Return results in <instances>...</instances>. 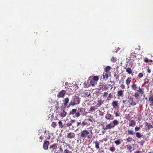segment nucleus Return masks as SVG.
Wrapping results in <instances>:
<instances>
[{
	"label": "nucleus",
	"instance_id": "de8ad7c7",
	"mask_svg": "<svg viewBox=\"0 0 153 153\" xmlns=\"http://www.w3.org/2000/svg\"><path fill=\"white\" fill-rule=\"evenodd\" d=\"M149 80L148 79H146L144 82V84H148L149 83Z\"/></svg>",
	"mask_w": 153,
	"mask_h": 153
},
{
	"label": "nucleus",
	"instance_id": "412c9836",
	"mask_svg": "<svg viewBox=\"0 0 153 153\" xmlns=\"http://www.w3.org/2000/svg\"><path fill=\"white\" fill-rule=\"evenodd\" d=\"M114 127L113 124H111V123H109L108 125H106L105 126V129H110Z\"/></svg>",
	"mask_w": 153,
	"mask_h": 153
},
{
	"label": "nucleus",
	"instance_id": "dca6fc26",
	"mask_svg": "<svg viewBox=\"0 0 153 153\" xmlns=\"http://www.w3.org/2000/svg\"><path fill=\"white\" fill-rule=\"evenodd\" d=\"M124 92V91L123 90H120L118 91H117V95L118 97H120L121 96H123V93Z\"/></svg>",
	"mask_w": 153,
	"mask_h": 153
},
{
	"label": "nucleus",
	"instance_id": "b1692460",
	"mask_svg": "<svg viewBox=\"0 0 153 153\" xmlns=\"http://www.w3.org/2000/svg\"><path fill=\"white\" fill-rule=\"evenodd\" d=\"M111 68L110 66H108L106 67L104 69V72H106L110 73L109 71L111 69Z\"/></svg>",
	"mask_w": 153,
	"mask_h": 153
},
{
	"label": "nucleus",
	"instance_id": "c85d7f7f",
	"mask_svg": "<svg viewBox=\"0 0 153 153\" xmlns=\"http://www.w3.org/2000/svg\"><path fill=\"white\" fill-rule=\"evenodd\" d=\"M128 135H133L135 133V132L133 130H128Z\"/></svg>",
	"mask_w": 153,
	"mask_h": 153
},
{
	"label": "nucleus",
	"instance_id": "680f3d73",
	"mask_svg": "<svg viewBox=\"0 0 153 153\" xmlns=\"http://www.w3.org/2000/svg\"><path fill=\"white\" fill-rule=\"evenodd\" d=\"M88 120H89V121H91H91H92V120H91V119H88Z\"/></svg>",
	"mask_w": 153,
	"mask_h": 153
},
{
	"label": "nucleus",
	"instance_id": "c9c22d12",
	"mask_svg": "<svg viewBox=\"0 0 153 153\" xmlns=\"http://www.w3.org/2000/svg\"><path fill=\"white\" fill-rule=\"evenodd\" d=\"M136 136L138 138H140L141 137V135L140 133L139 132H137L136 133Z\"/></svg>",
	"mask_w": 153,
	"mask_h": 153
},
{
	"label": "nucleus",
	"instance_id": "4c0bfd02",
	"mask_svg": "<svg viewBox=\"0 0 153 153\" xmlns=\"http://www.w3.org/2000/svg\"><path fill=\"white\" fill-rule=\"evenodd\" d=\"M90 111L92 112L95 111V107L93 106L90 107Z\"/></svg>",
	"mask_w": 153,
	"mask_h": 153
},
{
	"label": "nucleus",
	"instance_id": "864d4df0",
	"mask_svg": "<svg viewBox=\"0 0 153 153\" xmlns=\"http://www.w3.org/2000/svg\"><path fill=\"white\" fill-rule=\"evenodd\" d=\"M120 87H121V88L123 89H124L125 88V85H124L123 84H122L121 86H120Z\"/></svg>",
	"mask_w": 153,
	"mask_h": 153
},
{
	"label": "nucleus",
	"instance_id": "f8f14e48",
	"mask_svg": "<svg viewBox=\"0 0 153 153\" xmlns=\"http://www.w3.org/2000/svg\"><path fill=\"white\" fill-rule=\"evenodd\" d=\"M131 81V77H128L126 80V84L127 86V88H129V85Z\"/></svg>",
	"mask_w": 153,
	"mask_h": 153
},
{
	"label": "nucleus",
	"instance_id": "c03bdc74",
	"mask_svg": "<svg viewBox=\"0 0 153 153\" xmlns=\"http://www.w3.org/2000/svg\"><path fill=\"white\" fill-rule=\"evenodd\" d=\"M115 150V149L114 147H112L110 148V150L112 152H114Z\"/></svg>",
	"mask_w": 153,
	"mask_h": 153
},
{
	"label": "nucleus",
	"instance_id": "bf43d9fd",
	"mask_svg": "<svg viewBox=\"0 0 153 153\" xmlns=\"http://www.w3.org/2000/svg\"><path fill=\"white\" fill-rule=\"evenodd\" d=\"M126 101V100H123V103H125Z\"/></svg>",
	"mask_w": 153,
	"mask_h": 153
},
{
	"label": "nucleus",
	"instance_id": "4d7b16f0",
	"mask_svg": "<svg viewBox=\"0 0 153 153\" xmlns=\"http://www.w3.org/2000/svg\"><path fill=\"white\" fill-rule=\"evenodd\" d=\"M147 72L149 73H150L151 72V70L149 68L147 69Z\"/></svg>",
	"mask_w": 153,
	"mask_h": 153
},
{
	"label": "nucleus",
	"instance_id": "39448f33",
	"mask_svg": "<svg viewBox=\"0 0 153 153\" xmlns=\"http://www.w3.org/2000/svg\"><path fill=\"white\" fill-rule=\"evenodd\" d=\"M46 133V131H40L39 134V135L40 136L39 139L40 140L39 141V142L42 141L43 139L45 137Z\"/></svg>",
	"mask_w": 153,
	"mask_h": 153
},
{
	"label": "nucleus",
	"instance_id": "6ab92c4d",
	"mask_svg": "<svg viewBox=\"0 0 153 153\" xmlns=\"http://www.w3.org/2000/svg\"><path fill=\"white\" fill-rule=\"evenodd\" d=\"M145 125L147 126L146 128L148 130H149L151 128H153V125H151L148 123L146 122Z\"/></svg>",
	"mask_w": 153,
	"mask_h": 153
},
{
	"label": "nucleus",
	"instance_id": "7c9ffc66",
	"mask_svg": "<svg viewBox=\"0 0 153 153\" xmlns=\"http://www.w3.org/2000/svg\"><path fill=\"white\" fill-rule=\"evenodd\" d=\"M113 126H114V127L115 126L118 125L119 124L118 121L116 120H114L113 121Z\"/></svg>",
	"mask_w": 153,
	"mask_h": 153
},
{
	"label": "nucleus",
	"instance_id": "f3484780",
	"mask_svg": "<svg viewBox=\"0 0 153 153\" xmlns=\"http://www.w3.org/2000/svg\"><path fill=\"white\" fill-rule=\"evenodd\" d=\"M149 100L150 103V106H153V96H150L149 97Z\"/></svg>",
	"mask_w": 153,
	"mask_h": 153
},
{
	"label": "nucleus",
	"instance_id": "49530a36",
	"mask_svg": "<svg viewBox=\"0 0 153 153\" xmlns=\"http://www.w3.org/2000/svg\"><path fill=\"white\" fill-rule=\"evenodd\" d=\"M140 127H138L137 126H136L135 127L134 129L136 131H137L140 129Z\"/></svg>",
	"mask_w": 153,
	"mask_h": 153
},
{
	"label": "nucleus",
	"instance_id": "79ce46f5",
	"mask_svg": "<svg viewBox=\"0 0 153 153\" xmlns=\"http://www.w3.org/2000/svg\"><path fill=\"white\" fill-rule=\"evenodd\" d=\"M143 74L141 73H139L138 75V77L140 78H142L143 76Z\"/></svg>",
	"mask_w": 153,
	"mask_h": 153
},
{
	"label": "nucleus",
	"instance_id": "9b49d317",
	"mask_svg": "<svg viewBox=\"0 0 153 153\" xmlns=\"http://www.w3.org/2000/svg\"><path fill=\"white\" fill-rule=\"evenodd\" d=\"M114 116L111 114L108 113H107L105 116L106 119L108 120H112L114 119Z\"/></svg>",
	"mask_w": 153,
	"mask_h": 153
},
{
	"label": "nucleus",
	"instance_id": "774afa93",
	"mask_svg": "<svg viewBox=\"0 0 153 153\" xmlns=\"http://www.w3.org/2000/svg\"><path fill=\"white\" fill-rule=\"evenodd\" d=\"M89 153H91V152H89Z\"/></svg>",
	"mask_w": 153,
	"mask_h": 153
},
{
	"label": "nucleus",
	"instance_id": "9d476101",
	"mask_svg": "<svg viewBox=\"0 0 153 153\" xmlns=\"http://www.w3.org/2000/svg\"><path fill=\"white\" fill-rule=\"evenodd\" d=\"M67 114V112L64 110H63L62 109H61L60 111L59 114V115L60 116V117L63 118L65 117Z\"/></svg>",
	"mask_w": 153,
	"mask_h": 153
},
{
	"label": "nucleus",
	"instance_id": "4468645a",
	"mask_svg": "<svg viewBox=\"0 0 153 153\" xmlns=\"http://www.w3.org/2000/svg\"><path fill=\"white\" fill-rule=\"evenodd\" d=\"M118 101H113L112 103V105L114 108H116L118 106Z\"/></svg>",
	"mask_w": 153,
	"mask_h": 153
},
{
	"label": "nucleus",
	"instance_id": "ddd939ff",
	"mask_svg": "<svg viewBox=\"0 0 153 153\" xmlns=\"http://www.w3.org/2000/svg\"><path fill=\"white\" fill-rule=\"evenodd\" d=\"M75 136V134L73 132H70L67 135V137L70 139L74 138Z\"/></svg>",
	"mask_w": 153,
	"mask_h": 153
},
{
	"label": "nucleus",
	"instance_id": "4be33fe9",
	"mask_svg": "<svg viewBox=\"0 0 153 153\" xmlns=\"http://www.w3.org/2000/svg\"><path fill=\"white\" fill-rule=\"evenodd\" d=\"M64 100L63 104L65 106H66L69 102V99L68 97L64 99Z\"/></svg>",
	"mask_w": 153,
	"mask_h": 153
},
{
	"label": "nucleus",
	"instance_id": "f03ea898",
	"mask_svg": "<svg viewBox=\"0 0 153 153\" xmlns=\"http://www.w3.org/2000/svg\"><path fill=\"white\" fill-rule=\"evenodd\" d=\"M89 134L90 132L88 131L84 130L81 131L80 136L82 138H85L87 137L88 138L91 139L92 137L90 135H88Z\"/></svg>",
	"mask_w": 153,
	"mask_h": 153
},
{
	"label": "nucleus",
	"instance_id": "e2e57ef3",
	"mask_svg": "<svg viewBox=\"0 0 153 153\" xmlns=\"http://www.w3.org/2000/svg\"><path fill=\"white\" fill-rule=\"evenodd\" d=\"M146 86H147L146 88H147V87H149V84H148V85H147Z\"/></svg>",
	"mask_w": 153,
	"mask_h": 153
},
{
	"label": "nucleus",
	"instance_id": "ea45409f",
	"mask_svg": "<svg viewBox=\"0 0 153 153\" xmlns=\"http://www.w3.org/2000/svg\"><path fill=\"white\" fill-rule=\"evenodd\" d=\"M57 126V125L56 123L53 122L51 124V126L55 128L56 126Z\"/></svg>",
	"mask_w": 153,
	"mask_h": 153
},
{
	"label": "nucleus",
	"instance_id": "052dcab7",
	"mask_svg": "<svg viewBox=\"0 0 153 153\" xmlns=\"http://www.w3.org/2000/svg\"><path fill=\"white\" fill-rule=\"evenodd\" d=\"M149 61L150 62H153V60L152 59H151L150 60H149Z\"/></svg>",
	"mask_w": 153,
	"mask_h": 153
},
{
	"label": "nucleus",
	"instance_id": "e433bc0d",
	"mask_svg": "<svg viewBox=\"0 0 153 153\" xmlns=\"http://www.w3.org/2000/svg\"><path fill=\"white\" fill-rule=\"evenodd\" d=\"M119 111H118L117 112H115V111H114V114H115V116L116 117L120 116V114L119 112Z\"/></svg>",
	"mask_w": 153,
	"mask_h": 153
},
{
	"label": "nucleus",
	"instance_id": "20e7f679",
	"mask_svg": "<svg viewBox=\"0 0 153 153\" xmlns=\"http://www.w3.org/2000/svg\"><path fill=\"white\" fill-rule=\"evenodd\" d=\"M58 144L56 143H54L51 145L49 147V153H57L58 152H56V149Z\"/></svg>",
	"mask_w": 153,
	"mask_h": 153
},
{
	"label": "nucleus",
	"instance_id": "6e6552de",
	"mask_svg": "<svg viewBox=\"0 0 153 153\" xmlns=\"http://www.w3.org/2000/svg\"><path fill=\"white\" fill-rule=\"evenodd\" d=\"M49 143V142L48 141H45L43 145V148L44 150H47L48 149Z\"/></svg>",
	"mask_w": 153,
	"mask_h": 153
},
{
	"label": "nucleus",
	"instance_id": "13d9d810",
	"mask_svg": "<svg viewBox=\"0 0 153 153\" xmlns=\"http://www.w3.org/2000/svg\"><path fill=\"white\" fill-rule=\"evenodd\" d=\"M141 151H137L136 152L134 153H141Z\"/></svg>",
	"mask_w": 153,
	"mask_h": 153
},
{
	"label": "nucleus",
	"instance_id": "a878e982",
	"mask_svg": "<svg viewBox=\"0 0 153 153\" xmlns=\"http://www.w3.org/2000/svg\"><path fill=\"white\" fill-rule=\"evenodd\" d=\"M65 88L66 89V91L68 92L69 94H72V93L73 92V90L72 89L70 88V87H69L68 88L65 87Z\"/></svg>",
	"mask_w": 153,
	"mask_h": 153
},
{
	"label": "nucleus",
	"instance_id": "cd10ccee",
	"mask_svg": "<svg viewBox=\"0 0 153 153\" xmlns=\"http://www.w3.org/2000/svg\"><path fill=\"white\" fill-rule=\"evenodd\" d=\"M95 143V148L98 149L100 148V143L98 141H95L94 142Z\"/></svg>",
	"mask_w": 153,
	"mask_h": 153
},
{
	"label": "nucleus",
	"instance_id": "69168bd1",
	"mask_svg": "<svg viewBox=\"0 0 153 153\" xmlns=\"http://www.w3.org/2000/svg\"><path fill=\"white\" fill-rule=\"evenodd\" d=\"M133 55L132 54V53L131 54V56H132Z\"/></svg>",
	"mask_w": 153,
	"mask_h": 153
},
{
	"label": "nucleus",
	"instance_id": "1a4fd4ad",
	"mask_svg": "<svg viewBox=\"0 0 153 153\" xmlns=\"http://www.w3.org/2000/svg\"><path fill=\"white\" fill-rule=\"evenodd\" d=\"M108 88V87L105 83H102L99 86V89L101 90L103 89L104 90H106Z\"/></svg>",
	"mask_w": 153,
	"mask_h": 153
},
{
	"label": "nucleus",
	"instance_id": "a19ab883",
	"mask_svg": "<svg viewBox=\"0 0 153 153\" xmlns=\"http://www.w3.org/2000/svg\"><path fill=\"white\" fill-rule=\"evenodd\" d=\"M115 143L117 145H119L121 143L120 140H118L114 141Z\"/></svg>",
	"mask_w": 153,
	"mask_h": 153
},
{
	"label": "nucleus",
	"instance_id": "37998d69",
	"mask_svg": "<svg viewBox=\"0 0 153 153\" xmlns=\"http://www.w3.org/2000/svg\"><path fill=\"white\" fill-rule=\"evenodd\" d=\"M113 96L111 94H109V95L108 97V99H107L106 100H110L112 98Z\"/></svg>",
	"mask_w": 153,
	"mask_h": 153
},
{
	"label": "nucleus",
	"instance_id": "a18cd8bd",
	"mask_svg": "<svg viewBox=\"0 0 153 153\" xmlns=\"http://www.w3.org/2000/svg\"><path fill=\"white\" fill-rule=\"evenodd\" d=\"M80 115V112L78 111L77 112H76L75 113V116L76 117H79Z\"/></svg>",
	"mask_w": 153,
	"mask_h": 153
},
{
	"label": "nucleus",
	"instance_id": "5fc2aeb1",
	"mask_svg": "<svg viewBox=\"0 0 153 153\" xmlns=\"http://www.w3.org/2000/svg\"><path fill=\"white\" fill-rule=\"evenodd\" d=\"M64 153H69V151L67 149H65L64 151Z\"/></svg>",
	"mask_w": 153,
	"mask_h": 153
},
{
	"label": "nucleus",
	"instance_id": "72a5a7b5",
	"mask_svg": "<svg viewBox=\"0 0 153 153\" xmlns=\"http://www.w3.org/2000/svg\"><path fill=\"white\" fill-rule=\"evenodd\" d=\"M77 111V110L76 109H72L71 111H70V114H75Z\"/></svg>",
	"mask_w": 153,
	"mask_h": 153
},
{
	"label": "nucleus",
	"instance_id": "2eb2a0df",
	"mask_svg": "<svg viewBox=\"0 0 153 153\" xmlns=\"http://www.w3.org/2000/svg\"><path fill=\"white\" fill-rule=\"evenodd\" d=\"M128 102L132 106H134L136 105V102L134 101L133 98H131L128 100Z\"/></svg>",
	"mask_w": 153,
	"mask_h": 153
},
{
	"label": "nucleus",
	"instance_id": "473e14b6",
	"mask_svg": "<svg viewBox=\"0 0 153 153\" xmlns=\"http://www.w3.org/2000/svg\"><path fill=\"white\" fill-rule=\"evenodd\" d=\"M126 141L128 142L131 143L132 141L134 140L131 137H128L127 138Z\"/></svg>",
	"mask_w": 153,
	"mask_h": 153
},
{
	"label": "nucleus",
	"instance_id": "bb28decb",
	"mask_svg": "<svg viewBox=\"0 0 153 153\" xmlns=\"http://www.w3.org/2000/svg\"><path fill=\"white\" fill-rule=\"evenodd\" d=\"M85 109L82 108H78V111L80 112L81 114H84V112H85Z\"/></svg>",
	"mask_w": 153,
	"mask_h": 153
},
{
	"label": "nucleus",
	"instance_id": "c756f323",
	"mask_svg": "<svg viewBox=\"0 0 153 153\" xmlns=\"http://www.w3.org/2000/svg\"><path fill=\"white\" fill-rule=\"evenodd\" d=\"M136 124L134 120H131V123L129 124V126H134Z\"/></svg>",
	"mask_w": 153,
	"mask_h": 153
},
{
	"label": "nucleus",
	"instance_id": "6e6d98bb",
	"mask_svg": "<svg viewBox=\"0 0 153 153\" xmlns=\"http://www.w3.org/2000/svg\"><path fill=\"white\" fill-rule=\"evenodd\" d=\"M81 123L80 122H77V127H78L81 124Z\"/></svg>",
	"mask_w": 153,
	"mask_h": 153
},
{
	"label": "nucleus",
	"instance_id": "aec40b11",
	"mask_svg": "<svg viewBox=\"0 0 153 153\" xmlns=\"http://www.w3.org/2000/svg\"><path fill=\"white\" fill-rule=\"evenodd\" d=\"M97 105L98 106H100L103 103L104 100H102L101 99H98L97 101Z\"/></svg>",
	"mask_w": 153,
	"mask_h": 153
},
{
	"label": "nucleus",
	"instance_id": "603ef678",
	"mask_svg": "<svg viewBox=\"0 0 153 153\" xmlns=\"http://www.w3.org/2000/svg\"><path fill=\"white\" fill-rule=\"evenodd\" d=\"M67 126H72V124H71V122L69 123H67Z\"/></svg>",
	"mask_w": 153,
	"mask_h": 153
},
{
	"label": "nucleus",
	"instance_id": "f257e3e1",
	"mask_svg": "<svg viewBox=\"0 0 153 153\" xmlns=\"http://www.w3.org/2000/svg\"><path fill=\"white\" fill-rule=\"evenodd\" d=\"M80 102V100L78 97L76 96H73L69 104V106H73L76 105L78 104Z\"/></svg>",
	"mask_w": 153,
	"mask_h": 153
},
{
	"label": "nucleus",
	"instance_id": "0e129e2a",
	"mask_svg": "<svg viewBox=\"0 0 153 153\" xmlns=\"http://www.w3.org/2000/svg\"><path fill=\"white\" fill-rule=\"evenodd\" d=\"M148 153H153V151L152 152H149Z\"/></svg>",
	"mask_w": 153,
	"mask_h": 153
},
{
	"label": "nucleus",
	"instance_id": "338daca9",
	"mask_svg": "<svg viewBox=\"0 0 153 153\" xmlns=\"http://www.w3.org/2000/svg\"><path fill=\"white\" fill-rule=\"evenodd\" d=\"M145 99H146L147 100V98H145Z\"/></svg>",
	"mask_w": 153,
	"mask_h": 153
},
{
	"label": "nucleus",
	"instance_id": "423d86ee",
	"mask_svg": "<svg viewBox=\"0 0 153 153\" xmlns=\"http://www.w3.org/2000/svg\"><path fill=\"white\" fill-rule=\"evenodd\" d=\"M93 80H90V83L91 85L93 86L95 83H97L99 80V78L98 76H94L93 77Z\"/></svg>",
	"mask_w": 153,
	"mask_h": 153
},
{
	"label": "nucleus",
	"instance_id": "7ed1b4c3",
	"mask_svg": "<svg viewBox=\"0 0 153 153\" xmlns=\"http://www.w3.org/2000/svg\"><path fill=\"white\" fill-rule=\"evenodd\" d=\"M131 88L133 90L138 91L141 94H144L143 89L141 88L140 86L138 87L137 85L135 83V82L132 83V85H131Z\"/></svg>",
	"mask_w": 153,
	"mask_h": 153
},
{
	"label": "nucleus",
	"instance_id": "8fccbe9b",
	"mask_svg": "<svg viewBox=\"0 0 153 153\" xmlns=\"http://www.w3.org/2000/svg\"><path fill=\"white\" fill-rule=\"evenodd\" d=\"M76 121L75 120H71L70 122L71 123V124L72 125V124L76 122Z\"/></svg>",
	"mask_w": 153,
	"mask_h": 153
},
{
	"label": "nucleus",
	"instance_id": "0eeeda50",
	"mask_svg": "<svg viewBox=\"0 0 153 153\" xmlns=\"http://www.w3.org/2000/svg\"><path fill=\"white\" fill-rule=\"evenodd\" d=\"M66 93V91L62 90L57 94V96L58 98H63L65 96Z\"/></svg>",
	"mask_w": 153,
	"mask_h": 153
},
{
	"label": "nucleus",
	"instance_id": "5701e85b",
	"mask_svg": "<svg viewBox=\"0 0 153 153\" xmlns=\"http://www.w3.org/2000/svg\"><path fill=\"white\" fill-rule=\"evenodd\" d=\"M118 59H117V57L112 56L111 59V61L112 62L115 63L116 62Z\"/></svg>",
	"mask_w": 153,
	"mask_h": 153
},
{
	"label": "nucleus",
	"instance_id": "393cba45",
	"mask_svg": "<svg viewBox=\"0 0 153 153\" xmlns=\"http://www.w3.org/2000/svg\"><path fill=\"white\" fill-rule=\"evenodd\" d=\"M126 71L128 74H132V71L131 68H126Z\"/></svg>",
	"mask_w": 153,
	"mask_h": 153
},
{
	"label": "nucleus",
	"instance_id": "2f4dec72",
	"mask_svg": "<svg viewBox=\"0 0 153 153\" xmlns=\"http://www.w3.org/2000/svg\"><path fill=\"white\" fill-rule=\"evenodd\" d=\"M140 93L138 92H136L134 95V97L136 98H138L140 96Z\"/></svg>",
	"mask_w": 153,
	"mask_h": 153
},
{
	"label": "nucleus",
	"instance_id": "58836bf2",
	"mask_svg": "<svg viewBox=\"0 0 153 153\" xmlns=\"http://www.w3.org/2000/svg\"><path fill=\"white\" fill-rule=\"evenodd\" d=\"M126 147L127 150L129 151L131 150V149L132 148L131 146L127 145Z\"/></svg>",
	"mask_w": 153,
	"mask_h": 153
},
{
	"label": "nucleus",
	"instance_id": "3c124183",
	"mask_svg": "<svg viewBox=\"0 0 153 153\" xmlns=\"http://www.w3.org/2000/svg\"><path fill=\"white\" fill-rule=\"evenodd\" d=\"M108 94V93L107 92H104L103 93V97H105Z\"/></svg>",
	"mask_w": 153,
	"mask_h": 153
},
{
	"label": "nucleus",
	"instance_id": "a211bd4d",
	"mask_svg": "<svg viewBox=\"0 0 153 153\" xmlns=\"http://www.w3.org/2000/svg\"><path fill=\"white\" fill-rule=\"evenodd\" d=\"M110 75V73L106 72H105L103 74V78L105 79L106 78L107 79L108 78V77Z\"/></svg>",
	"mask_w": 153,
	"mask_h": 153
},
{
	"label": "nucleus",
	"instance_id": "f704fd0d",
	"mask_svg": "<svg viewBox=\"0 0 153 153\" xmlns=\"http://www.w3.org/2000/svg\"><path fill=\"white\" fill-rule=\"evenodd\" d=\"M58 124H59V128H63V125L62 123V122H61V121H59L58 123Z\"/></svg>",
	"mask_w": 153,
	"mask_h": 153
},
{
	"label": "nucleus",
	"instance_id": "09e8293b",
	"mask_svg": "<svg viewBox=\"0 0 153 153\" xmlns=\"http://www.w3.org/2000/svg\"><path fill=\"white\" fill-rule=\"evenodd\" d=\"M149 59L147 58H146L144 59V61L146 63L148 62H149Z\"/></svg>",
	"mask_w": 153,
	"mask_h": 153
}]
</instances>
